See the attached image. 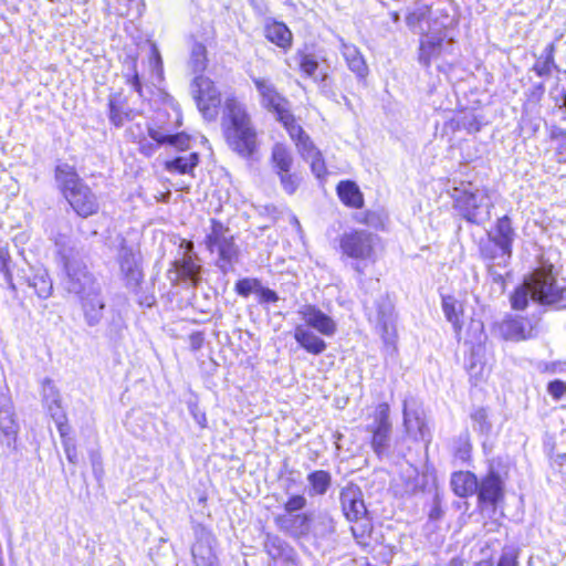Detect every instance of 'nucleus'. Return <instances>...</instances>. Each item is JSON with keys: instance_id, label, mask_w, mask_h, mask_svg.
Returning a JSON list of instances; mask_svg holds the SVG:
<instances>
[{"instance_id": "1", "label": "nucleus", "mask_w": 566, "mask_h": 566, "mask_svg": "<svg viewBox=\"0 0 566 566\" xmlns=\"http://www.w3.org/2000/svg\"><path fill=\"white\" fill-rule=\"evenodd\" d=\"M455 23V8L451 0H424L407 15V24L421 34L419 62L429 66L443 52L444 42L452 38L449 29Z\"/></svg>"}, {"instance_id": "2", "label": "nucleus", "mask_w": 566, "mask_h": 566, "mask_svg": "<svg viewBox=\"0 0 566 566\" xmlns=\"http://www.w3.org/2000/svg\"><path fill=\"white\" fill-rule=\"evenodd\" d=\"M54 242L60 263L63 265V284L69 293L93 295L99 289L94 275L82 261L75 240L70 230L56 231L51 238Z\"/></svg>"}, {"instance_id": "3", "label": "nucleus", "mask_w": 566, "mask_h": 566, "mask_svg": "<svg viewBox=\"0 0 566 566\" xmlns=\"http://www.w3.org/2000/svg\"><path fill=\"white\" fill-rule=\"evenodd\" d=\"M222 127L229 146L243 157L255 149L256 134L243 102L228 96L223 105Z\"/></svg>"}, {"instance_id": "4", "label": "nucleus", "mask_w": 566, "mask_h": 566, "mask_svg": "<svg viewBox=\"0 0 566 566\" xmlns=\"http://www.w3.org/2000/svg\"><path fill=\"white\" fill-rule=\"evenodd\" d=\"M454 207L469 222L480 224L491 216L493 201L488 188L473 187L471 184L453 190Z\"/></svg>"}, {"instance_id": "5", "label": "nucleus", "mask_w": 566, "mask_h": 566, "mask_svg": "<svg viewBox=\"0 0 566 566\" xmlns=\"http://www.w3.org/2000/svg\"><path fill=\"white\" fill-rule=\"evenodd\" d=\"M375 244L376 238L365 230L345 232L339 241L343 254L355 261L354 269L360 275L367 264L376 262Z\"/></svg>"}, {"instance_id": "6", "label": "nucleus", "mask_w": 566, "mask_h": 566, "mask_svg": "<svg viewBox=\"0 0 566 566\" xmlns=\"http://www.w3.org/2000/svg\"><path fill=\"white\" fill-rule=\"evenodd\" d=\"M252 82L259 93L261 106L272 113L282 126L295 118L291 112L289 99L276 90L269 78L252 76Z\"/></svg>"}, {"instance_id": "7", "label": "nucleus", "mask_w": 566, "mask_h": 566, "mask_svg": "<svg viewBox=\"0 0 566 566\" xmlns=\"http://www.w3.org/2000/svg\"><path fill=\"white\" fill-rule=\"evenodd\" d=\"M283 127L287 132L290 138L294 142L298 154L304 160L311 163L312 172L317 178H323L327 172L325 161L311 137L304 132L295 118Z\"/></svg>"}, {"instance_id": "8", "label": "nucleus", "mask_w": 566, "mask_h": 566, "mask_svg": "<svg viewBox=\"0 0 566 566\" xmlns=\"http://www.w3.org/2000/svg\"><path fill=\"white\" fill-rule=\"evenodd\" d=\"M206 244L211 252H218V266L223 273H227L238 254L230 230L221 222L211 220V229L207 235Z\"/></svg>"}, {"instance_id": "9", "label": "nucleus", "mask_w": 566, "mask_h": 566, "mask_svg": "<svg viewBox=\"0 0 566 566\" xmlns=\"http://www.w3.org/2000/svg\"><path fill=\"white\" fill-rule=\"evenodd\" d=\"M490 237L500 250V253L492 258L493 263L489 265L490 273L493 275L494 281H497L502 280V274L496 272V268H506L512 255V243L515 232L511 219L507 216L500 218Z\"/></svg>"}, {"instance_id": "10", "label": "nucleus", "mask_w": 566, "mask_h": 566, "mask_svg": "<svg viewBox=\"0 0 566 566\" xmlns=\"http://www.w3.org/2000/svg\"><path fill=\"white\" fill-rule=\"evenodd\" d=\"M192 94L198 109L206 119L212 120L218 115L220 93L213 82L205 76H197L192 83Z\"/></svg>"}, {"instance_id": "11", "label": "nucleus", "mask_w": 566, "mask_h": 566, "mask_svg": "<svg viewBox=\"0 0 566 566\" xmlns=\"http://www.w3.org/2000/svg\"><path fill=\"white\" fill-rule=\"evenodd\" d=\"M297 315L310 329H314L323 336L332 337L337 332L336 322L313 304H304L298 307Z\"/></svg>"}, {"instance_id": "12", "label": "nucleus", "mask_w": 566, "mask_h": 566, "mask_svg": "<svg viewBox=\"0 0 566 566\" xmlns=\"http://www.w3.org/2000/svg\"><path fill=\"white\" fill-rule=\"evenodd\" d=\"M528 282L533 290V301L539 303H555L560 296L563 289L556 284V281L551 272L535 271L530 277Z\"/></svg>"}, {"instance_id": "13", "label": "nucleus", "mask_w": 566, "mask_h": 566, "mask_svg": "<svg viewBox=\"0 0 566 566\" xmlns=\"http://www.w3.org/2000/svg\"><path fill=\"white\" fill-rule=\"evenodd\" d=\"M192 247V242H187V251L182 259L176 260L172 263L174 269L168 271V277L172 284H177L180 281H189L193 286L198 284L201 265L197 263L191 252Z\"/></svg>"}, {"instance_id": "14", "label": "nucleus", "mask_w": 566, "mask_h": 566, "mask_svg": "<svg viewBox=\"0 0 566 566\" xmlns=\"http://www.w3.org/2000/svg\"><path fill=\"white\" fill-rule=\"evenodd\" d=\"M403 427L415 440H426L429 434L421 406L413 397L403 400Z\"/></svg>"}, {"instance_id": "15", "label": "nucleus", "mask_w": 566, "mask_h": 566, "mask_svg": "<svg viewBox=\"0 0 566 566\" xmlns=\"http://www.w3.org/2000/svg\"><path fill=\"white\" fill-rule=\"evenodd\" d=\"M216 537L211 532L201 527L196 532V543L192 546V557L196 566H219L214 553Z\"/></svg>"}, {"instance_id": "16", "label": "nucleus", "mask_w": 566, "mask_h": 566, "mask_svg": "<svg viewBox=\"0 0 566 566\" xmlns=\"http://www.w3.org/2000/svg\"><path fill=\"white\" fill-rule=\"evenodd\" d=\"M343 512L348 521L361 520L368 515L363 493L354 484L345 486L340 492Z\"/></svg>"}, {"instance_id": "17", "label": "nucleus", "mask_w": 566, "mask_h": 566, "mask_svg": "<svg viewBox=\"0 0 566 566\" xmlns=\"http://www.w3.org/2000/svg\"><path fill=\"white\" fill-rule=\"evenodd\" d=\"M65 199L80 217L87 218L98 211L97 198L86 185L66 192Z\"/></svg>"}, {"instance_id": "18", "label": "nucleus", "mask_w": 566, "mask_h": 566, "mask_svg": "<svg viewBox=\"0 0 566 566\" xmlns=\"http://www.w3.org/2000/svg\"><path fill=\"white\" fill-rule=\"evenodd\" d=\"M274 523L280 531L300 537L308 533L311 517L306 513H283L274 517Z\"/></svg>"}, {"instance_id": "19", "label": "nucleus", "mask_w": 566, "mask_h": 566, "mask_svg": "<svg viewBox=\"0 0 566 566\" xmlns=\"http://www.w3.org/2000/svg\"><path fill=\"white\" fill-rule=\"evenodd\" d=\"M479 501L496 506L497 502L503 499V482L500 475L491 470L485 478L478 482Z\"/></svg>"}, {"instance_id": "20", "label": "nucleus", "mask_w": 566, "mask_h": 566, "mask_svg": "<svg viewBox=\"0 0 566 566\" xmlns=\"http://www.w3.org/2000/svg\"><path fill=\"white\" fill-rule=\"evenodd\" d=\"M500 333L507 340L521 342L534 337V326L524 317L507 318L500 324Z\"/></svg>"}, {"instance_id": "21", "label": "nucleus", "mask_w": 566, "mask_h": 566, "mask_svg": "<svg viewBox=\"0 0 566 566\" xmlns=\"http://www.w3.org/2000/svg\"><path fill=\"white\" fill-rule=\"evenodd\" d=\"M264 547L275 564L295 565L296 554L294 549L279 536L268 535Z\"/></svg>"}, {"instance_id": "22", "label": "nucleus", "mask_w": 566, "mask_h": 566, "mask_svg": "<svg viewBox=\"0 0 566 566\" xmlns=\"http://www.w3.org/2000/svg\"><path fill=\"white\" fill-rule=\"evenodd\" d=\"M119 266L120 272L127 280V284L137 285L140 282L143 273L139 266L138 255L133 252L132 249L122 247L119 252Z\"/></svg>"}, {"instance_id": "23", "label": "nucleus", "mask_w": 566, "mask_h": 566, "mask_svg": "<svg viewBox=\"0 0 566 566\" xmlns=\"http://www.w3.org/2000/svg\"><path fill=\"white\" fill-rule=\"evenodd\" d=\"M294 339L303 349L313 355H319L327 348L325 340L305 325L295 326Z\"/></svg>"}, {"instance_id": "24", "label": "nucleus", "mask_w": 566, "mask_h": 566, "mask_svg": "<svg viewBox=\"0 0 566 566\" xmlns=\"http://www.w3.org/2000/svg\"><path fill=\"white\" fill-rule=\"evenodd\" d=\"M149 137L157 143V145L168 144L177 149H186L190 145V137L185 133L172 134L170 128L148 126Z\"/></svg>"}, {"instance_id": "25", "label": "nucleus", "mask_w": 566, "mask_h": 566, "mask_svg": "<svg viewBox=\"0 0 566 566\" xmlns=\"http://www.w3.org/2000/svg\"><path fill=\"white\" fill-rule=\"evenodd\" d=\"M78 298L87 324L91 326L98 324L103 317L105 307V303L101 296V287L96 289L93 295H81Z\"/></svg>"}, {"instance_id": "26", "label": "nucleus", "mask_w": 566, "mask_h": 566, "mask_svg": "<svg viewBox=\"0 0 566 566\" xmlns=\"http://www.w3.org/2000/svg\"><path fill=\"white\" fill-rule=\"evenodd\" d=\"M19 424L14 419L12 406L4 401L0 406V440L10 446L18 434Z\"/></svg>"}, {"instance_id": "27", "label": "nucleus", "mask_w": 566, "mask_h": 566, "mask_svg": "<svg viewBox=\"0 0 566 566\" xmlns=\"http://www.w3.org/2000/svg\"><path fill=\"white\" fill-rule=\"evenodd\" d=\"M55 180L64 197L66 192H72L80 188V186L85 185L78 177L75 168L66 163L59 164L55 167Z\"/></svg>"}, {"instance_id": "28", "label": "nucleus", "mask_w": 566, "mask_h": 566, "mask_svg": "<svg viewBox=\"0 0 566 566\" xmlns=\"http://www.w3.org/2000/svg\"><path fill=\"white\" fill-rule=\"evenodd\" d=\"M339 42L342 54L349 70L361 78L366 77L368 74V66L358 48L346 43L342 38L339 39Z\"/></svg>"}, {"instance_id": "29", "label": "nucleus", "mask_w": 566, "mask_h": 566, "mask_svg": "<svg viewBox=\"0 0 566 566\" xmlns=\"http://www.w3.org/2000/svg\"><path fill=\"white\" fill-rule=\"evenodd\" d=\"M451 488L460 497H467L478 491V479L469 471H459L451 476Z\"/></svg>"}, {"instance_id": "30", "label": "nucleus", "mask_w": 566, "mask_h": 566, "mask_svg": "<svg viewBox=\"0 0 566 566\" xmlns=\"http://www.w3.org/2000/svg\"><path fill=\"white\" fill-rule=\"evenodd\" d=\"M265 38L277 46L287 50L292 45L293 35L291 30L282 22L272 21L264 28Z\"/></svg>"}, {"instance_id": "31", "label": "nucleus", "mask_w": 566, "mask_h": 566, "mask_svg": "<svg viewBox=\"0 0 566 566\" xmlns=\"http://www.w3.org/2000/svg\"><path fill=\"white\" fill-rule=\"evenodd\" d=\"M44 400L48 405L49 411L52 418L56 421L59 431L62 437H64V424L62 423V419L64 418L63 410L60 405L59 392L55 390L54 386L51 381H46L43 386Z\"/></svg>"}, {"instance_id": "32", "label": "nucleus", "mask_w": 566, "mask_h": 566, "mask_svg": "<svg viewBox=\"0 0 566 566\" xmlns=\"http://www.w3.org/2000/svg\"><path fill=\"white\" fill-rule=\"evenodd\" d=\"M340 201L350 208H361L364 205L363 193L358 186L350 180L340 181L336 188Z\"/></svg>"}, {"instance_id": "33", "label": "nucleus", "mask_w": 566, "mask_h": 566, "mask_svg": "<svg viewBox=\"0 0 566 566\" xmlns=\"http://www.w3.org/2000/svg\"><path fill=\"white\" fill-rule=\"evenodd\" d=\"M108 106L109 120L117 127L123 126L125 122L133 120L136 116L135 111L129 108L119 95L111 96Z\"/></svg>"}, {"instance_id": "34", "label": "nucleus", "mask_w": 566, "mask_h": 566, "mask_svg": "<svg viewBox=\"0 0 566 566\" xmlns=\"http://www.w3.org/2000/svg\"><path fill=\"white\" fill-rule=\"evenodd\" d=\"M442 310L448 322L453 325L457 332H460L462 328L461 317L463 315L462 304L454 296L447 295L442 298Z\"/></svg>"}, {"instance_id": "35", "label": "nucleus", "mask_w": 566, "mask_h": 566, "mask_svg": "<svg viewBox=\"0 0 566 566\" xmlns=\"http://www.w3.org/2000/svg\"><path fill=\"white\" fill-rule=\"evenodd\" d=\"M371 434L370 446L378 458L389 454L392 429H366Z\"/></svg>"}, {"instance_id": "36", "label": "nucleus", "mask_w": 566, "mask_h": 566, "mask_svg": "<svg viewBox=\"0 0 566 566\" xmlns=\"http://www.w3.org/2000/svg\"><path fill=\"white\" fill-rule=\"evenodd\" d=\"M272 163L276 174L291 171L293 165V156L290 149L283 144H275L272 149Z\"/></svg>"}, {"instance_id": "37", "label": "nucleus", "mask_w": 566, "mask_h": 566, "mask_svg": "<svg viewBox=\"0 0 566 566\" xmlns=\"http://www.w3.org/2000/svg\"><path fill=\"white\" fill-rule=\"evenodd\" d=\"M198 154L190 153L166 161L165 167L169 172L190 174L198 165Z\"/></svg>"}, {"instance_id": "38", "label": "nucleus", "mask_w": 566, "mask_h": 566, "mask_svg": "<svg viewBox=\"0 0 566 566\" xmlns=\"http://www.w3.org/2000/svg\"><path fill=\"white\" fill-rule=\"evenodd\" d=\"M369 418L371 421L366 426V429H392L390 407L387 402L378 403Z\"/></svg>"}, {"instance_id": "39", "label": "nucleus", "mask_w": 566, "mask_h": 566, "mask_svg": "<svg viewBox=\"0 0 566 566\" xmlns=\"http://www.w3.org/2000/svg\"><path fill=\"white\" fill-rule=\"evenodd\" d=\"M395 319L392 306L387 303L379 307L377 315V325L381 329L386 342H389L395 332Z\"/></svg>"}, {"instance_id": "40", "label": "nucleus", "mask_w": 566, "mask_h": 566, "mask_svg": "<svg viewBox=\"0 0 566 566\" xmlns=\"http://www.w3.org/2000/svg\"><path fill=\"white\" fill-rule=\"evenodd\" d=\"M310 494L323 495L331 486L332 478L327 471L317 470L308 474Z\"/></svg>"}, {"instance_id": "41", "label": "nucleus", "mask_w": 566, "mask_h": 566, "mask_svg": "<svg viewBox=\"0 0 566 566\" xmlns=\"http://www.w3.org/2000/svg\"><path fill=\"white\" fill-rule=\"evenodd\" d=\"M28 283L41 298H48L52 294V281L44 270L36 272L31 280H28Z\"/></svg>"}, {"instance_id": "42", "label": "nucleus", "mask_w": 566, "mask_h": 566, "mask_svg": "<svg viewBox=\"0 0 566 566\" xmlns=\"http://www.w3.org/2000/svg\"><path fill=\"white\" fill-rule=\"evenodd\" d=\"M530 298L533 300V290L527 279L511 296L512 307L522 311L527 306Z\"/></svg>"}, {"instance_id": "43", "label": "nucleus", "mask_w": 566, "mask_h": 566, "mask_svg": "<svg viewBox=\"0 0 566 566\" xmlns=\"http://www.w3.org/2000/svg\"><path fill=\"white\" fill-rule=\"evenodd\" d=\"M352 522L354 523L352 526V533L357 543L360 545H367L373 531L370 518L367 515L361 520H354Z\"/></svg>"}, {"instance_id": "44", "label": "nucleus", "mask_w": 566, "mask_h": 566, "mask_svg": "<svg viewBox=\"0 0 566 566\" xmlns=\"http://www.w3.org/2000/svg\"><path fill=\"white\" fill-rule=\"evenodd\" d=\"M0 272L3 274L8 287L11 291H15V284L13 282V273L11 268V256L8 245L0 244Z\"/></svg>"}, {"instance_id": "45", "label": "nucleus", "mask_w": 566, "mask_h": 566, "mask_svg": "<svg viewBox=\"0 0 566 566\" xmlns=\"http://www.w3.org/2000/svg\"><path fill=\"white\" fill-rule=\"evenodd\" d=\"M190 66L195 73H201L207 66V50L202 43H195L191 49Z\"/></svg>"}, {"instance_id": "46", "label": "nucleus", "mask_w": 566, "mask_h": 566, "mask_svg": "<svg viewBox=\"0 0 566 566\" xmlns=\"http://www.w3.org/2000/svg\"><path fill=\"white\" fill-rule=\"evenodd\" d=\"M295 57L297 60L300 70L307 76L315 77L316 71L318 69V62L315 60V57L303 52H297Z\"/></svg>"}, {"instance_id": "47", "label": "nucleus", "mask_w": 566, "mask_h": 566, "mask_svg": "<svg viewBox=\"0 0 566 566\" xmlns=\"http://www.w3.org/2000/svg\"><path fill=\"white\" fill-rule=\"evenodd\" d=\"M277 175L284 191L289 195H293L301 184V177L297 174H292L291 171H284Z\"/></svg>"}, {"instance_id": "48", "label": "nucleus", "mask_w": 566, "mask_h": 566, "mask_svg": "<svg viewBox=\"0 0 566 566\" xmlns=\"http://www.w3.org/2000/svg\"><path fill=\"white\" fill-rule=\"evenodd\" d=\"M473 427L481 433H489L491 430V423L488 420V412L484 408L476 409L472 416Z\"/></svg>"}, {"instance_id": "49", "label": "nucleus", "mask_w": 566, "mask_h": 566, "mask_svg": "<svg viewBox=\"0 0 566 566\" xmlns=\"http://www.w3.org/2000/svg\"><path fill=\"white\" fill-rule=\"evenodd\" d=\"M306 506V499L301 495H292L289 497V500L284 503V511L285 513H296L301 510H303Z\"/></svg>"}, {"instance_id": "50", "label": "nucleus", "mask_w": 566, "mask_h": 566, "mask_svg": "<svg viewBox=\"0 0 566 566\" xmlns=\"http://www.w3.org/2000/svg\"><path fill=\"white\" fill-rule=\"evenodd\" d=\"M259 284L256 280L243 279L239 280L235 284V291L242 296H248L252 293L253 289Z\"/></svg>"}, {"instance_id": "51", "label": "nucleus", "mask_w": 566, "mask_h": 566, "mask_svg": "<svg viewBox=\"0 0 566 566\" xmlns=\"http://www.w3.org/2000/svg\"><path fill=\"white\" fill-rule=\"evenodd\" d=\"M548 394L556 400H559L566 394V384L562 380H553L547 387Z\"/></svg>"}, {"instance_id": "52", "label": "nucleus", "mask_w": 566, "mask_h": 566, "mask_svg": "<svg viewBox=\"0 0 566 566\" xmlns=\"http://www.w3.org/2000/svg\"><path fill=\"white\" fill-rule=\"evenodd\" d=\"M406 473L408 475V482L406 484V488H405V491L407 493H411V492H415L418 488V482H417V470L409 465L406 470Z\"/></svg>"}, {"instance_id": "53", "label": "nucleus", "mask_w": 566, "mask_h": 566, "mask_svg": "<svg viewBox=\"0 0 566 566\" xmlns=\"http://www.w3.org/2000/svg\"><path fill=\"white\" fill-rule=\"evenodd\" d=\"M258 292L261 303H275L279 300L276 292L273 290L260 287Z\"/></svg>"}, {"instance_id": "54", "label": "nucleus", "mask_w": 566, "mask_h": 566, "mask_svg": "<svg viewBox=\"0 0 566 566\" xmlns=\"http://www.w3.org/2000/svg\"><path fill=\"white\" fill-rule=\"evenodd\" d=\"M64 451L66 454L67 460L71 463L77 462V453L75 444L71 440H63Z\"/></svg>"}, {"instance_id": "55", "label": "nucleus", "mask_w": 566, "mask_h": 566, "mask_svg": "<svg viewBox=\"0 0 566 566\" xmlns=\"http://www.w3.org/2000/svg\"><path fill=\"white\" fill-rule=\"evenodd\" d=\"M156 146L147 142L145 138L140 140V151L146 156H151L156 151Z\"/></svg>"}, {"instance_id": "56", "label": "nucleus", "mask_w": 566, "mask_h": 566, "mask_svg": "<svg viewBox=\"0 0 566 566\" xmlns=\"http://www.w3.org/2000/svg\"><path fill=\"white\" fill-rule=\"evenodd\" d=\"M133 69H135V61H133ZM130 84L136 92L140 93L142 84H140L139 76H138V73L136 72V70H134V74L132 76Z\"/></svg>"}, {"instance_id": "57", "label": "nucleus", "mask_w": 566, "mask_h": 566, "mask_svg": "<svg viewBox=\"0 0 566 566\" xmlns=\"http://www.w3.org/2000/svg\"><path fill=\"white\" fill-rule=\"evenodd\" d=\"M193 418L196 422L201 427L205 428L207 426V418L205 412L200 411H192Z\"/></svg>"}, {"instance_id": "58", "label": "nucleus", "mask_w": 566, "mask_h": 566, "mask_svg": "<svg viewBox=\"0 0 566 566\" xmlns=\"http://www.w3.org/2000/svg\"><path fill=\"white\" fill-rule=\"evenodd\" d=\"M497 566H516V560L512 556L503 555L500 558Z\"/></svg>"}, {"instance_id": "59", "label": "nucleus", "mask_w": 566, "mask_h": 566, "mask_svg": "<svg viewBox=\"0 0 566 566\" xmlns=\"http://www.w3.org/2000/svg\"><path fill=\"white\" fill-rule=\"evenodd\" d=\"M150 61H151V63H154V65L156 67L161 65V59H160L159 52L155 46L151 48Z\"/></svg>"}, {"instance_id": "60", "label": "nucleus", "mask_w": 566, "mask_h": 566, "mask_svg": "<svg viewBox=\"0 0 566 566\" xmlns=\"http://www.w3.org/2000/svg\"><path fill=\"white\" fill-rule=\"evenodd\" d=\"M202 343V337L200 335H193L191 337V345L195 349L199 348Z\"/></svg>"}, {"instance_id": "61", "label": "nucleus", "mask_w": 566, "mask_h": 566, "mask_svg": "<svg viewBox=\"0 0 566 566\" xmlns=\"http://www.w3.org/2000/svg\"><path fill=\"white\" fill-rule=\"evenodd\" d=\"M441 515V510L439 506H436L431 510L430 514H429V517L431 520H438Z\"/></svg>"}, {"instance_id": "62", "label": "nucleus", "mask_w": 566, "mask_h": 566, "mask_svg": "<svg viewBox=\"0 0 566 566\" xmlns=\"http://www.w3.org/2000/svg\"><path fill=\"white\" fill-rule=\"evenodd\" d=\"M129 3L135 4L138 10L140 6H143V0H127Z\"/></svg>"}, {"instance_id": "63", "label": "nucleus", "mask_w": 566, "mask_h": 566, "mask_svg": "<svg viewBox=\"0 0 566 566\" xmlns=\"http://www.w3.org/2000/svg\"><path fill=\"white\" fill-rule=\"evenodd\" d=\"M174 112H175V116H176V119H177L176 126L178 127L181 124V122H180V113H179L178 109H174Z\"/></svg>"}, {"instance_id": "64", "label": "nucleus", "mask_w": 566, "mask_h": 566, "mask_svg": "<svg viewBox=\"0 0 566 566\" xmlns=\"http://www.w3.org/2000/svg\"><path fill=\"white\" fill-rule=\"evenodd\" d=\"M565 74H566V71H565Z\"/></svg>"}]
</instances>
